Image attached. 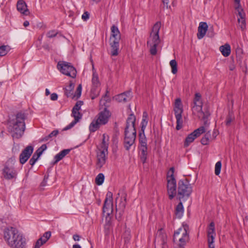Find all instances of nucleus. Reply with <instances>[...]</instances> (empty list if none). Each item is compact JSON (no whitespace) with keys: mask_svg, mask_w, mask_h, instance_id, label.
Segmentation results:
<instances>
[{"mask_svg":"<svg viewBox=\"0 0 248 248\" xmlns=\"http://www.w3.org/2000/svg\"><path fill=\"white\" fill-rule=\"evenodd\" d=\"M126 203V194L124 192H123L121 197V202L118 205V207H116V218L118 220H120L121 219V216L123 215L124 212Z\"/></svg>","mask_w":248,"mask_h":248,"instance_id":"19","label":"nucleus"},{"mask_svg":"<svg viewBox=\"0 0 248 248\" xmlns=\"http://www.w3.org/2000/svg\"><path fill=\"white\" fill-rule=\"evenodd\" d=\"M74 84L72 82H70L69 85L64 88V94L67 97L74 98L73 90L74 89Z\"/></svg>","mask_w":248,"mask_h":248,"instance_id":"29","label":"nucleus"},{"mask_svg":"<svg viewBox=\"0 0 248 248\" xmlns=\"http://www.w3.org/2000/svg\"><path fill=\"white\" fill-rule=\"evenodd\" d=\"M81 91H82V86L81 84L78 85V87H77V90L75 93V94H73L74 98L76 97L77 98H79L81 93Z\"/></svg>","mask_w":248,"mask_h":248,"instance_id":"43","label":"nucleus"},{"mask_svg":"<svg viewBox=\"0 0 248 248\" xmlns=\"http://www.w3.org/2000/svg\"><path fill=\"white\" fill-rule=\"evenodd\" d=\"M24 120V114L18 113L16 115L15 120L10 123L8 130L13 138L19 139L23 135L25 129Z\"/></svg>","mask_w":248,"mask_h":248,"instance_id":"2","label":"nucleus"},{"mask_svg":"<svg viewBox=\"0 0 248 248\" xmlns=\"http://www.w3.org/2000/svg\"><path fill=\"white\" fill-rule=\"evenodd\" d=\"M50 138H51L48 137V136H46L45 137L43 138L42 140V141H46L48 140Z\"/></svg>","mask_w":248,"mask_h":248,"instance_id":"60","label":"nucleus"},{"mask_svg":"<svg viewBox=\"0 0 248 248\" xmlns=\"http://www.w3.org/2000/svg\"><path fill=\"white\" fill-rule=\"evenodd\" d=\"M235 69V66L233 64H231L229 66V69L232 71Z\"/></svg>","mask_w":248,"mask_h":248,"instance_id":"63","label":"nucleus"},{"mask_svg":"<svg viewBox=\"0 0 248 248\" xmlns=\"http://www.w3.org/2000/svg\"><path fill=\"white\" fill-rule=\"evenodd\" d=\"M18 233V231L13 227H8L4 229L3 237L8 245L16 237Z\"/></svg>","mask_w":248,"mask_h":248,"instance_id":"13","label":"nucleus"},{"mask_svg":"<svg viewBox=\"0 0 248 248\" xmlns=\"http://www.w3.org/2000/svg\"><path fill=\"white\" fill-rule=\"evenodd\" d=\"M108 151L97 150L96 151V166L101 169L106 163L108 159Z\"/></svg>","mask_w":248,"mask_h":248,"instance_id":"18","label":"nucleus"},{"mask_svg":"<svg viewBox=\"0 0 248 248\" xmlns=\"http://www.w3.org/2000/svg\"><path fill=\"white\" fill-rule=\"evenodd\" d=\"M9 51L8 46H0V56H4L7 54Z\"/></svg>","mask_w":248,"mask_h":248,"instance_id":"39","label":"nucleus"},{"mask_svg":"<svg viewBox=\"0 0 248 248\" xmlns=\"http://www.w3.org/2000/svg\"><path fill=\"white\" fill-rule=\"evenodd\" d=\"M209 248H215V245L214 243H208Z\"/></svg>","mask_w":248,"mask_h":248,"instance_id":"62","label":"nucleus"},{"mask_svg":"<svg viewBox=\"0 0 248 248\" xmlns=\"http://www.w3.org/2000/svg\"><path fill=\"white\" fill-rule=\"evenodd\" d=\"M234 120V116L233 115V114L232 112H229L228 115H227L226 121H225V124L227 126H229L231 123Z\"/></svg>","mask_w":248,"mask_h":248,"instance_id":"36","label":"nucleus"},{"mask_svg":"<svg viewBox=\"0 0 248 248\" xmlns=\"http://www.w3.org/2000/svg\"><path fill=\"white\" fill-rule=\"evenodd\" d=\"M210 114L208 111L203 112V115H201V118L204 121V123L205 124H207V119L208 117L210 116Z\"/></svg>","mask_w":248,"mask_h":248,"instance_id":"44","label":"nucleus"},{"mask_svg":"<svg viewBox=\"0 0 248 248\" xmlns=\"http://www.w3.org/2000/svg\"><path fill=\"white\" fill-rule=\"evenodd\" d=\"M238 14V16L239 17L238 18H245V14L243 12V9L242 8H240V9H235Z\"/></svg>","mask_w":248,"mask_h":248,"instance_id":"50","label":"nucleus"},{"mask_svg":"<svg viewBox=\"0 0 248 248\" xmlns=\"http://www.w3.org/2000/svg\"><path fill=\"white\" fill-rule=\"evenodd\" d=\"M17 10L21 14L27 16L30 14L27 8V5L23 0H19L16 4Z\"/></svg>","mask_w":248,"mask_h":248,"instance_id":"24","label":"nucleus"},{"mask_svg":"<svg viewBox=\"0 0 248 248\" xmlns=\"http://www.w3.org/2000/svg\"><path fill=\"white\" fill-rule=\"evenodd\" d=\"M139 142L140 144V147L147 146V139L145 137L144 133L139 132Z\"/></svg>","mask_w":248,"mask_h":248,"instance_id":"35","label":"nucleus"},{"mask_svg":"<svg viewBox=\"0 0 248 248\" xmlns=\"http://www.w3.org/2000/svg\"><path fill=\"white\" fill-rule=\"evenodd\" d=\"M109 145V137L108 135L104 134L101 143L97 146V150L108 151Z\"/></svg>","mask_w":248,"mask_h":248,"instance_id":"26","label":"nucleus"},{"mask_svg":"<svg viewBox=\"0 0 248 248\" xmlns=\"http://www.w3.org/2000/svg\"><path fill=\"white\" fill-rule=\"evenodd\" d=\"M73 238L75 241H79L80 239V236L78 234H74L73 236Z\"/></svg>","mask_w":248,"mask_h":248,"instance_id":"57","label":"nucleus"},{"mask_svg":"<svg viewBox=\"0 0 248 248\" xmlns=\"http://www.w3.org/2000/svg\"><path fill=\"white\" fill-rule=\"evenodd\" d=\"M58 95L56 93H53L50 95V99L52 101H56L58 99Z\"/></svg>","mask_w":248,"mask_h":248,"instance_id":"54","label":"nucleus"},{"mask_svg":"<svg viewBox=\"0 0 248 248\" xmlns=\"http://www.w3.org/2000/svg\"><path fill=\"white\" fill-rule=\"evenodd\" d=\"M202 104V102L201 101V95L200 93H197L195 94V97L193 101V104Z\"/></svg>","mask_w":248,"mask_h":248,"instance_id":"40","label":"nucleus"},{"mask_svg":"<svg viewBox=\"0 0 248 248\" xmlns=\"http://www.w3.org/2000/svg\"><path fill=\"white\" fill-rule=\"evenodd\" d=\"M205 132L204 126H201L195 130L193 132L189 134L186 138L184 142V147H186L192 142L194 140L199 137L202 134Z\"/></svg>","mask_w":248,"mask_h":248,"instance_id":"15","label":"nucleus"},{"mask_svg":"<svg viewBox=\"0 0 248 248\" xmlns=\"http://www.w3.org/2000/svg\"><path fill=\"white\" fill-rule=\"evenodd\" d=\"M147 118H148L147 113L145 111L143 112V115H142V121L141 123V129H140V132L144 133V130L145 129V128L147 126V123H148Z\"/></svg>","mask_w":248,"mask_h":248,"instance_id":"34","label":"nucleus"},{"mask_svg":"<svg viewBox=\"0 0 248 248\" xmlns=\"http://www.w3.org/2000/svg\"><path fill=\"white\" fill-rule=\"evenodd\" d=\"M83 104V102L81 101H78L74 107H73V110H76L79 111L80 109L81 105Z\"/></svg>","mask_w":248,"mask_h":248,"instance_id":"48","label":"nucleus"},{"mask_svg":"<svg viewBox=\"0 0 248 248\" xmlns=\"http://www.w3.org/2000/svg\"><path fill=\"white\" fill-rule=\"evenodd\" d=\"M219 50L224 56L228 57L231 53V46L228 44H226L220 46Z\"/></svg>","mask_w":248,"mask_h":248,"instance_id":"30","label":"nucleus"},{"mask_svg":"<svg viewBox=\"0 0 248 248\" xmlns=\"http://www.w3.org/2000/svg\"><path fill=\"white\" fill-rule=\"evenodd\" d=\"M43 151H42L41 150V149L39 148H38L36 151V152L34 153V154H35L36 155L40 157L41 156V155L43 153Z\"/></svg>","mask_w":248,"mask_h":248,"instance_id":"55","label":"nucleus"},{"mask_svg":"<svg viewBox=\"0 0 248 248\" xmlns=\"http://www.w3.org/2000/svg\"><path fill=\"white\" fill-rule=\"evenodd\" d=\"M234 3L235 9H240V8H242L240 4V0H234Z\"/></svg>","mask_w":248,"mask_h":248,"instance_id":"51","label":"nucleus"},{"mask_svg":"<svg viewBox=\"0 0 248 248\" xmlns=\"http://www.w3.org/2000/svg\"><path fill=\"white\" fill-rule=\"evenodd\" d=\"M132 97V93L129 91L117 95L115 96V99L119 102H126L130 101Z\"/></svg>","mask_w":248,"mask_h":248,"instance_id":"23","label":"nucleus"},{"mask_svg":"<svg viewBox=\"0 0 248 248\" xmlns=\"http://www.w3.org/2000/svg\"><path fill=\"white\" fill-rule=\"evenodd\" d=\"M162 2L163 3L164 5L166 6V7L168 8L169 7L168 4L169 2V0H162Z\"/></svg>","mask_w":248,"mask_h":248,"instance_id":"59","label":"nucleus"},{"mask_svg":"<svg viewBox=\"0 0 248 248\" xmlns=\"http://www.w3.org/2000/svg\"><path fill=\"white\" fill-rule=\"evenodd\" d=\"M26 239L20 233L16 235V237L11 241L8 245L11 248H25L26 247Z\"/></svg>","mask_w":248,"mask_h":248,"instance_id":"17","label":"nucleus"},{"mask_svg":"<svg viewBox=\"0 0 248 248\" xmlns=\"http://www.w3.org/2000/svg\"><path fill=\"white\" fill-rule=\"evenodd\" d=\"M188 227L186 225H183L179 228L174 233L173 240L174 241H179L178 246L180 248H184L186 243L189 240V235L187 232Z\"/></svg>","mask_w":248,"mask_h":248,"instance_id":"7","label":"nucleus"},{"mask_svg":"<svg viewBox=\"0 0 248 248\" xmlns=\"http://www.w3.org/2000/svg\"><path fill=\"white\" fill-rule=\"evenodd\" d=\"M174 171V168H170L167 176V191L170 200H172L176 194V181L173 175Z\"/></svg>","mask_w":248,"mask_h":248,"instance_id":"9","label":"nucleus"},{"mask_svg":"<svg viewBox=\"0 0 248 248\" xmlns=\"http://www.w3.org/2000/svg\"><path fill=\"white\" fill-rule=\"evenodd\" d=\"M170 64L171 68V72L175 74L177 72V63L175 60H172L170 62Z\"/></svg>","mask_w":248,"mask_h":248,"instance_id":"37","label":"nucleus"},{"mask_svg":"<svg viewBox=\"0 0 248 248\" xmlns=\"http://www.w3.org/2000/svg\"><path fill=\"white\" fill-rule=\"evenodd\" d=\"M214 137L212 138L211 137V133L210 131H208L205 133L204 137L202 138L201 139V143L202 145H206L209 143L210 140L212 139H214L216 137V135L214 136L213 135Z\"/></svg>","mask_w":248,"mask_h":248,"instance_id":"31","label":"nucleus"},{"mask_svg":"<svg viewBox=\"0 0 248 248\" xmlns=\"http://www.w3.org/2000/svg\"><path fill=\"white\" fill-rule=\"evenodd\" d=\"M98 116V118L93 120L90 125L89 129L92 132L96 131L100 125L106 124L110 114L109 111L105 108L103 111L99 113Z\"/></svg>","mask_w":248,"mask_h":248,"instance_id":"6","label":"nucleus"},{"mask_svg":"<svg viewBox=\"0 0 248 248\" xmlns=\"http://www.w3.org/2000/svg\"><path fill=\"white\" fill-rule=\"evenodd\" d=\"M154 243L155 248H168L166 234L162 233L161 231L158 232Z\"/></svg>","mask_w":248,"mask_h":248,"instance_id":"14","label":"nucleus"},{"mask_svg":"<svg viewBox=\"0 0 248 248\" xmlns=\"http://www.w3.org/2000/svg\"><path fill=\"white\" fill-rule=\"evenodd\" d=\"M208 29V25L206 22L200 23L198 29L197 37L199 39H202L205 35Z\"/></svg>","mask_w":248,"mask_h":248,"instance_id":"25","label":"nucleus"},{"mask_svg":"<svg viewBox=\"0 0 248 248\" xmlns=\"http://www.w3.org/2000/svg\"><path fill=\"white\" fill-rule=\"evenodd\" d=\"M57 68L64 75L74 78L76 76V70L71 63L64 61H60L57 64Z\"/></svg>","mask_w":248,"mask_h":248,"instance_id":"11","label":"nucleus"},{"mask_svg":"<svg viewBox=\"0 0 248 248\" xmlns=\"http://www.w3.org/2000/svg\"><path fill=\"white\" fill-rule=\"evenodd\" d=\"M202 104H200L198 103V104H193V106L192 108V110L193 113L195 115H197V116L200 118L201 117V115H203V111H202Z\"/></svg>","mask_w":248,"mask_h":248,"instance_id":"28","label":"nucleus"},{"mask_svg":"<svg viewBox=\"0 0 248 248\" xmlns=\"http://www.w3.org/2000/svg\"><path fill=\"white\" fill-rule=\"evenodd\" d=\"M39 158V157L38 156L36 155L33 154L32 157L29 161L30 164L32 166H33Z\"/></svg>","mask_w":248,"mask_h":248,"instance_id":"45","label":"nucleus"},{"mask_svg":"<svg viewBox=\"0 0 248 248\" xmlns=\"http://www.w3.org/2000/svg\"><path fill=\"white\" fill-rule=\"evenodd\" d=\"M112 193L110 191H108L107 193L103 207V214H106L107 216L106 224H111L110 219L108 217L112 213Z\"/></svg>","mask_w":248,"mask_h":248,"instance_id":"12","label":"nucleus"},{"mask_svg":"<svg viewBox=\"0 0 248 248\" xmlns=\"http://www.w3.org/2000/svg\"><path fill=\"white\" fill-rule=\"evenodd\" d=\"M108 93V91H107L106 94L104 95L103 98H102L100 100L101 102L102 101L103 99L105 100L106 102L109 100V97L107 95Z\"/></svg>","mask_w":248,"mask_h":248,"instance_id":"56","label":"nucleus"},{"mask_svg":"<svg viewBox=\"0 0 248 248\" xmlns=\"http://www.w3.org/2000/svg\"><path fill=\"white\" fill-rule=\"evenodd\" d=\"M183 213L184 207L182 202H180L176 206L175 214L178 218H180L183 216Z\"/></svg>","mask_w":248,"mask_h":248,"instance_id":"33","label":"nucleus"},{"mask_svg":"<svg viewBox=\"0 0 248 248\" xmlns=\"http://www.w3.org/2000/svg\"><path fill=\"white\" fill-rule=\"evenodd\" d=\"M72 116L74 118V120L72 121L69 124L65 127L63 130H67L73 127L81 118L82 114L79 111L73 110L72 111Z\"/></svg>","mask_w":248,"mask_h":248,"instance_id":"21","label":"nucleus"},{"mask_svg":"<svg viewBox=\"0 0 248 248\" xmlns=\"http://www.w3.org/2000/svg\"><path fill=\"white\" fill-rule=\"evenodd\" d=\"M104 181V175L103 173H99L95 178V183L96 185H101Z\"/></svg>","mask_w":248,"mask_h":248,"instance_id":"38","label":"nucleus"},{"mask_svg":"<svg viewBox=\"0 0 248 248\" xmlns=\"http://www.w3.org/2000/svg\"><path fill=\"white\" fill-rule=\"evenodd\" d=\"M15 162V157H12L5 163L2 171V176L5 179L12 180L16 178L17 171L14 167Z\"/></svg>","mask_w":248,"mask_h":248,"instance_id":"5","label":"nucleus"},{"mask_svg":"<svg viewBox=\"0 0 248 248\" xmlns=\"http://www.w3.org/2000/svg\"><path fill=\"white\" fill-rule=\"evenodd\" d=\"M161 25L160 22H157L154 25L147 41V46L150 47V52L153 55H155L156 54V47L160 43L159 31Z\"/></svg>","mask_w":248,"mask_h":248,"instance_id":"3","label":"nucleus"},{"mask_svg":"<svg viewBox=\"0 0 248 248\" xmlns=\"http://www.w3.org/2000/svg\"><path fill=\"white\" fill-rule=\"evenodd\" d=\"M215 236V223L211 222L207 228L208 243H214Z\"/></svg>","mask_w":248,"mask_h":248,"instance_id":"22","label":"nucleus"},{"mask_svg":"<svg viewBox=\"0 0 248 248\" xmlns=\"http://www.w3.org/2000/svg\"><path fill=\"white\" fill-rule=\"evenodd\" d=\"M92 82V87L91 91L92 94L91 98L92 99H94L99 95L100 92V89L99 87L100 85L98 75L95 72L93 73Z\"/></svg>","mask_w":248,"mask_h":248,"instance_id":"16","label":"nucleus"},{"mask_svg":"<svg viewBox=\"0 0 248 248\" xmlns=\"http://www.w3.org/2000/svg\"><path fill=\"white\" fill-rule=\"evenodd\" d=\"M59 131L58 130H53L48 135V137L52 138L53 137H56Z\"/></svg>","mask_w":248,"mask_h":248,"instance_id":"53","label":"nucleus"},{"mask_svg":"<svg viewBox=\"0 0 248 248\" xmlns=\"http://www.w3.org/2000/svg\"><path fill=\"white\" fill-rule=\"evenodd\" d=\"M110 30L111 35L109 39V45L111 47V55L116 56L118 55L121 34L118 27L114 25L112 26Z\"/></svg>","mask_w":248,"mask_h":248,"instance_id":"4","label":"nucleus"},{"mask_svg":"<svg viewBox=\"0 0 248 248\" xmlns=\"http://www.w3.org/2000/svg\"><path fill=\"white\" fill-rule=\"evenodd\" d=\"M192 191V187L187 180L179 181L178 182L177 198L180 201L188 198Z\"/></svg>","mask_w":248,"mask_h":248,"instance_id":"8","label":"nucleus"},{"mask_svg":"<svg viewBox=\"0 0 248 248\" xmlns=\"http://www.w3.org/2000/svg\"><path fill=\"white\" fill-rule=\"evenodd\" d=\"M136 117L133 113L129 115L124 130V145L126 150H129L135 143L137 132L135 128Z\"/></svg>","mask_w":248,"mask_h":248,"instance_id":"1","label":"nucleus"},{"mask_svg":"<svg viewBox=\"0 0 248 248\" xmlns=\"http://www.w3.org/2000/svg\"><path fill=\"white\" fill-rule=\"evenodd\" d=\"M140 152V160L143 163L146 162L147 156V146L143 147H139Z\"/></svg>","mask_w":248,"mask_h":248,"instance_id":"32","label":"nucleus"},{"mask_svg":"<svg viewBox=\"0 0 248 248\" xmlns=\"http://www.w3.org/2000/svg\"><path fill=\"white\" fill-rule=\"evenodd\" d=\"M33 151L32 146H28L24 149L19 155V162L24 164L31 156Z\"/></svg>","mask_w":248,"mask_h":248,"instance_id":"20","label":"nucleus"},{"mask_svg":"<svg viewBox=\"0 0 248 248\" xmlns=\"http://www.w3.org/2000/svg\"><path fill=\"white\" fill-rule=\"evenodd\" d=\"M70 150V149H64L57 154L54 156V161L53 164H55L62 160L66 155L69 153Z\"/></svg>","mask_w":248,"mask_h":248,"instance_id":"27","label":"nucleus"},{"mask_svg":"<svg viewBox=\"0 0 248 248\" xmlns=\"http://www.w3.org/2000/svg\"><path fill=\"white\" fill-rule=\"evenodd\" d=\"M47 148V146L46 144H43L42 146L40 147V149L43 152H44L45 150H46Z\"/></svg>","mask_w":248,"mask_h":248,"instance_id":"58","label":"nucleus"},{"mask_svg":"<svg viewBox=\"0 0 248 248\" xmlns=\"http://www.w3.org/2000/svg\"><path fill=\"white\" fill-rule=\"evenodd\" d=\"M57 33H58V32L56 31L52 30V31H49L47 33L46 36L48 38H52L53 37L56 36V35L57 34Z\"/></svg>","mask_w":248,"mask_h":248,"instance_id":"49","label":"nucleus"},{"mask_svg":"<svg viewBox=\"0 0 248 248\" xmlns=\"http://www.w3.org/2000/svg\"><path fill=\"white\" fill-rule=\"evenodd\" d=\"M46 178H45L43 181L41 183V186H44L46 185Z\"/></svg>","mask_w":248,"mask_h":248,"instance_id":"61","label":"nucleus"},{"mask_svg":"<svg viewBox=\"0 0 248 248\" xmlns=\"http://www.w3.org/2000/svg\"><path fill=\"white\" fill-rule=\"evenodd\" d=\"M45 243L43 241V237L40 238L35 243L34 247L35 248H40Z\"/></svg>","mask_w":248,"mask_h":248,"instance_id":"47","label":"nucleus"},{"mask_svg":"<svg viewBox=\"0 0 248 248\" xmlns=\"http://www.w3.org/2000/svg\"><path fill=\"white\" fill-rule=\"evenodd\" d=\"M50 236H51V232H46L44 234L43 236L42 237H43V242L45 243L48 240V239L50 237Z\"/></svg>","mask_w":248,"mask_h":248,"instance_id":"46","label":"nucleus"},{"mask_svg":"<svg viewBox=\"0 0 248 248\" xmlns=\"http://www.w3.org/2000/svg\"><path fill=\"white\" fill-rule=\"evenodd\" d=\"M173 111L176 119V129L179 130L182 128L183 123L182 116L183 112V108L181 100L179 98L176 99L175 100Z\"/></svg>","mask_w":248,"mask_h":248,"instance_id":"10","label":"nucleus"},{"mask_svg":"<svg viewBox=\"0 0 248 248\" xmlns=\"http://www.w3.org/2000/svg\"><path fill=\"white\" fill-rule=\"evenodd\" d=\"M73 248H81L79 245L76 244L74 245L73 246Z\"/></svg>","mask_w":248,"mask_h":248,"instance_id":"64","label":"nucleus"},{"mask_svg":"<svg viewBox=\"0 0 248 248\" xmlns=\"http://www.w3.org/2000/svg\"><path fill=\"white\" fill-rule=\"evenodd\" d=\"M89 13L88 12H85L82 15V19L84 21H86L89 18Z\"/></svg>","mask_w":248,"mask_h":248,"instance_id":"52","label":"nucleus"},{"mask_svg":"<svg viewBox=\"0 0 248 248\" xmlns=\"http://www.w3.org/2000/svg\"><path fill=\"white\" fill-rule=\"evenodd\" d=\"M221 168V161H218L215 165V173L216 175H218L220 173Z\"/></svg>","mask_w":248,"mask_h":248,"instance_id":"41","label":"nucleus"},{"mask_svg":"<svg viewBox=\"0 0 248 248\" xmlns=\"http://www.w3.org/2000/svg\"><path fill=\"white\" fill-rule=\"evenodd\" d=\"M238 22L239 24V26L242 30H244L246 29V24L245 18H238Z\"/></svg>","mask_w":248,"mask_h":248,"instance_id":"42","label":"nucleus"}]
</instances>
